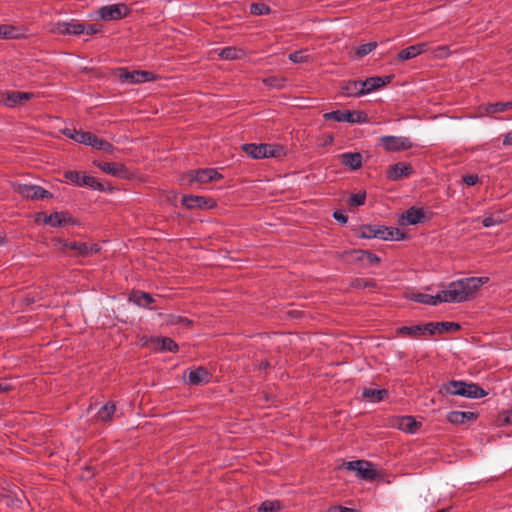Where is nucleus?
I'll use <instances>...</instances> for the list:
<instances>
[{"label": "nucleus", "mask_w": 512, "mask_h": 512, "mask_svg": "<svg viewBox=\"0 0 512 512\" xmlns=\"http://www.w3.org/2000/svg\"><path fill=\"white\" fill-rule=\"evenodd\" d=\"M439 393L458 395L471 399L482 398L488 394V392L478 384L467 383L461 380H451L443 383L439 388Z\"/></svg>", "instance_id": "nucleus-1"}, {"label": "nucleus", "mask_w": 512, "mask_h": 512, "mask_svg": "<svg viewBox=\"0 0 512 512\" xmlns=\"http://www.w3.org/2000/svg\"><path fill=\"white\" fill-rule=\"evenodd\" d=\"M221 179H223V175L214 168L190 170L182 177V180L186 181L188 185H193L195 182L204 184Z\"/></svg>", "instance_id": "nucleus-2"}, {"label": "nucleus", "mask_w": 512, "mask_h": 512, "mask_svg": "<svg viewBox=\"0 0 512 512\" xmlns=\"http://www.w3.org/2000/svg\"><path fill=\"white\" fill-rule=\"evenodd\" d=\"M325 120H334L337 122L366 123L369 121L367 113L363 111L335 110L323 115Z\"/></svg>", "instance_id": "nucleus-3"}, {"label": "nucleus", "mask_w": 512, "mask_h": 512, "mask_svg": "<svg viewBox=\"0 0 512 512\" xmlns=\"http://www.w3.org/2000/svg\"><path fill=\"white\" fill-rule=\"evenodd\" d=\"M343 466L349 471H355L357 476L364 480L372 481L379 477V473L373 464L366 460L344 462Z\"/></svg>", "instance_id": "nucleus-4"}, {"label": "nucleus", "mask_w": 512, "mask_h": 512, "mask_svg": "<svg viewBox=\"0 0 512 512\" xmlns=\"http://www.w3.org/2000/svg\"><path fill=\"white\" fill-rule=\"evenodd\" d=\"M14 190L21 196L31 200L53 198L51 192L38 185L17 183L14 185Z\"/></svg>", "instance_id": "nucleus-5"}, {"label": "nucleus", "mask_w": 512, "mask_h": 512, "mask_svg": "<svg viewBox=\"0 0 512 512\" xmlns=\"http://www.w3.org/2000/svg\"><path fill=\"white\" fill-rule=\"evenodd\" d=\"M488 280V277H469L455 281V287H457L458 291L462 292L464 302L467 301L479 287L487 283Z\"/></svg>", "instance_id": "nucleus-6"}, {"label": "nucleus", "mask_w": 512, "mask_h": 512, "mask_svg": "<svg viewBox=\"0 0 512 512\" xmlns=\"http://www.w3.org/2000/svg\"><path fill=\"white\" fill-rule=\"evenodd\" d=\"M97 13L102 20L113 21L125 18L130 13V9L124 3L111 4L100 7Z\"/></svg>", "instance_id": "nucleus-7"}, {"label": "nucleus", "mask_w": 512, "mask_h": 512, "mask_svg": "<svg viewBox=\"0 0 512 512\" xmlns=\"http://www.w3.org/2000/svg\"><path fill=\"white\" fill-rule=\"evenodd\" d=\"M93 165L103 172L120 179H131L133 173L122 163L93 161Z\"/></svg>", "instance_id": "nucleus-8"}, {"label": "nucleus", "mask_w": 512, "mask_h": 512, "mask_svg": "<svg viewBox=\"0 0 512 512\" xmlns=\"http://www.w3.org/2000/svg\"><path fill=\"white\" fill-rule=\"evenodd\" d=\"M118 78L121 82L144 83L155 80L156 76L152 72L145 70L129 71L127 68H119Z\"/></svg>", "instance_id": "nucleus-9"}, {"label": "nucleus", "mask_w": 512, "mask_h": 512, "mask_svg": "<svg viewBox=\"0 0 512 512\" xmlns=\"http://www.w3.org/2000/svg\"><path fill=\"white\" fill-rule=\"evenodd\" d=\"M181 203L187 209H212L217 206V202L211 197L184 195Z\"/></svg>", "instance_id": "nucleus-10"}, {"label": "nucleus", "mask_w": 512, "mask_h": 512, "mask_svg": "<svg viewBox=\"0 0 512 512\" xmlns=\"http://www.w3.org/2000/svg\"><path fill=\"white\" fill-rule=\"evenodd\" d=\"M380 142L384 149L390 152L408 150L413 145L409 138L398 136H383Z\"/></svg>", "instance_id": "nucleus-11"}, {"label": "nucleus", "mask_w": 512, "mask_h": 512, "mask_svg": "<svg viewBox=\"0 0 512 512\" xmlns=\"http://www.w3.org/2000/svg\"><path fill=\"white\" fill-rule=\"evenodd\" d=\"M60 35H81L84 34V23L72 20L71 22H58L51 30Z\"/></svg>", "instance_id": "nucleus-12"}, {"label": "nucleus", "mask_w": 512, "mask_h": 512, "mask_svg": "<svg viewBox=\"0 0 512 512\" xmlns=\"http://www.w3.org/2000/svg\"><path fill=\"white\" fill-rule=\"evenodd\" d=\"M426 221L427 217L423 208H418L415 206H412L403 212L399 220L401 225H416Z\"/></svg>", "instance_id": "nucleus-13"}, {"label": "nucleus", "mask_w": 512, "mask_h": 512, "mask_svg": "<svg viewBox=\"0 0 512 512\" xmlns=\"http://www.w3.org/2000/svg\"><path fill=\"white\" fill-rule=\"evenodd\" d=\"M360 233L358 234V237L363 239H371V238H378L382 240H387V235H389L390 232H388V227L383 225H371L366 224L362 225L360 228Z\"/></svg>", "instance_id": "nucleus-14"}, {"label": "nucleus", "mask_w": 512, "mask_h": 512, "mask_svg": "<svg viewBox=\"0 0 512 512\" xmlns=\"http://www.w3.org/2000/svg\"><path fill=\"white\" fill-rule=\"evenodd\" d=\"M34 98L31 92L10 91L2 94L0 102L7 107H15Z\"/></svg>", "instance_id": "nucleus-15"}, {"label": "nucleus", "mask_w": 512, "mask_h": 512, "mask_svg": "<svg viewBox=\"0 0 512 512\" xmlns=\"http://www.w3.org/2000/svg\"><path fill=\"white\" fill-rule=\"evenodd\" d=\"M393 79H394L393 74L386 75V76H374V77H369L365 80H361L360 84H361V87L363 88L364 95H366L374 90H377V89H380V88L386 86L387 84L391 83Z\"/></svg>", "instance_id": "nucleus-16"}, {"label": "nucleus", "mask_w": 512, "mask_h": 512, "mask_svg": "<svg viewBox=\"0 0 512 512\" xmlns=\"http://www.w3.org/2000/svg\"><path fill=\"white\" fill-rule=\"evenodd\" d=\"M391 425L401 431L415 433L422 424L416 421L413 416H398L392 419Z\"/></svg>", "instance_id": "nucleus-17"}, {"label": "nucleus", "mask_w": 512, "mask_h": 512, "mask_svg": "<svg viewBox=\"0 0 512 512\" xmlns=\"http://www.w3.org/2000/svg\"><path fill=\"white\" fill-rule=\"evenodd\" d=\"M412 173L413 167L410 163L398 162L388 168L386 176L388 179L396 181L403 177H408Z\"/></svg>", "instance_id": "nucleus-18"}, {"label": "nucleus", "mask_w": 512, "mask_h": 512, "mask_svg": "<svg viewBox=\"0 0 512 512\" xmlns=\"http://www.w3.org/2000/svg\"><path fill=\"white\" fill-rule=\"evenodd\" d=\"M342 165L351 170H358L362 167V154L360 152H345L339 155Z\"/></svg>", "instance_id": "nucleus-19"}, {"label": "nucleus", "mask_w": 512, "mask_h": 512, "mask_svg": "<svg viewBox=\"0 0 512 512\" xmlns=\"http://www.w3.org/2000/svg\"><path fill=\"white\" fill-rule=\"evenodd\" d=\"M478 416L479 414L476 412L451 411L447 414L446 419L451 424L460 425L469 421H474Z\"/></svg>", "instance_id": "nucleus-20"}, {"label": "nucleus", "mask_w": 512, "mask_h": 512, "mask_svg": "<svg viewBox=\"0 0 512 512\" xmlns=\"http://www.w3.org/2000/svg\"><path fill=\"white\" fill-rule=\"evenodd\" d=\"M427 47H428L427 43H418V44L411 45L405 49H402L397 54V59L400 62L407 61V60L412 59V58L420 55L421 53L425 52L427 50Z\"/></svg>", "instance_id": "nucleus-21"}, {"label": "nucleus", "mask_w": 512, "mask_h": 512, "mask_svg": "<svg viewBox=\"0 0 512 512\" xmlns=\"http://www.w3.org/2000/svg\"><path fill=\"white\" fill-rule=\"evenodd\" d=\"M128 300L140 307L150 309H153L152 307H150V304L155 302V299L151 294L139 290L132 291L129 295Z\"/></svg>", "instance_id": "nucleus-22"}, {"label": "nucleus", "mask_w": 512, "mask_h": 512, "mask_svg": "<svg viewBox=\"0 0 512 512\" xmlns=\"http://www.w3.org/2000/svg\"><path fill=\"white\" fill-rule=\"evenodd\" d=\"M360 83L361 80H349L347 82H343L341 85L342 94L347 97L363 96L364 91Z\"/></svg>", "instance_id": "nucleus-23"}, {"label": "nucleus", "mask_w": 512, "mask_h": 512, "mask_svg": "<svg viewBox=\"0 0 512 512\" xmlns=\"http://www.w3.org/2000/svg\"><path fill=\"white\" fill-rule=\"evenodd\" d=\"M61 133L78 143L86 145H89V143H91V138L93 135V133L91 132L78 131L76 129L71 128H64L61 130Z\"/></svg>", "instance_id": "nucleus-24"}, {"label": "nucleus", "mask_w": 512, "mask_h": 512, "mask_svg": "<svg viewBox=\"0 0 512 512\" xmlns=\"http://www.w3.org/2000/svg\"><path fill=\"white\" fill-rule=\"evenodd\" d=\"M267 149H269V147H266L265 143H247L242 145V150L253 159L265 158Z\"/></svg>", "instance_id": "nucleus-25"}, {"label": "nucleus", "mask_w": 512, "mask_h": 512, "mask_svg": "<svg viewBox=\"0 0 512 512\" xmlns=\"http://www.w3.org/2000/svg\"><path fill=\"white\" fill-rule=\"evenodd\" d=\"M151 342L160 351L177 352L179 350L178 344L169 337H154Z\"/></svg>", "instance_id": "nucleus-26"}, {"label": "nucleus", "mask_w": 512, "mask_h": 512, "mask_svg": "<svg viewBox=\"0 0 512 512\" xmlns=\"http://www.w3.org/2000/svg\"><path fill=\"white\" fill-rule=\"evenodd\" d=\"M439 293L443 302H463L464 296L462 295V292L458 291L457 287H455V282H452L449 285V289L442 290Z\"/></svg>", "instance_id": "nucleus-27"}, {"label": "nucleus", "mask_w": 512, "mask_h": 512, "mask_svg": "<svg viewBox=\"0 0 512 512\" xmlns=\"http://www.w3.org/2000/svg\"><path fill=\"white\" fill-rule=\"evenodd\" d=\"M56 241H58L59 243L62 244V249H71V250H74L76 251V255L78 256H81V257H86L88 256V250H87V243L85 242H76V241H65V240H62V239H56Z\"/></svg>", "instance_id": "nucleus-28"}, {"label": "nucleus", "mask_w": 512, "mask_h": 512, "mask_svg": "<svg viewBox=\"0 0 512 512\" xmlns=\"http://www.w3.org/2000/svg\"><path fill=\"white\" fill-rule=\"evenodd\" d=\"M396 336L419 338L423 335L421 324L413 326H401L395 330Z\"/></svg>", "instance_id": "nucleus-29"}, {"label": "nucleus", "mask_w": 512, "mask_h": 512, "mask_svg": "<svg viewBox=\"0 0 512 512\" xmlns=\"http://www.w3.org/2000/svg\"><path fill=\"white\" fill-rule=\"evenodd\" d=\"M210 374L207 369L203 367H198L197 369L191 370L189 372L188 381L191 385H199L204 381H208Z\"/></svg>", "instance_id": "nucleus-30"}, {"label": "nucleus", "mask_w": 512, "mask_h": 512, "mask_svg": "<svg viewBox=\"0 0 512 512\" xmlns=\"http://www.w3.org/2000/svg\"><path fill=\"white\" fill-rule=\"evenodd\" d=\"M362 397L370 400L371 402H380L388 397V390L364 388Z\"/></svg>", "instance_id": "nucleus-31"}, {"label": "nucleus", "mask_w": 512, "mask_h": 512, "mask_svg": "<svg viewBox=\"0 0 512 512\" xmlns=\"http://www.w3.org/2000/svg\"><path fill=\"white\" fill-rule=\"evenodd\" d=\"M89 146L110 154L116 150V148L110 142L97 137L95 134L92 135L91 143H89Z\"/></svg>", "instance_id": "nucleus-32"}, {"label": "nucleus", "mask_w": 512, "mask_h": 512, "mask_svg": "<svg viewBox=\"0 0 512 512\" xmlns=\"http://www.w3.org/2000/svg\"><path fill=\"white\" fill-rule=\"evenodd\" d=\"M219 56L225 60H237L243 58L245 52L237 47H225L220 51Z\"/></svg>", "instance_id": "nucleus-33"}, {"label": "nucleus", "mask_w": 512, "mask_h": 512, "mask_svg": "<svg viewBox=\"0 0 512 512\" xmlns=\"http://www.w3.org/2000/svg\"><path fill=\"white\" fill-rule=\"evenodd\" d=\"M116 406L113 402H107L105 405H103L97 413V419L101 421H109L111 420L113 414L115 413Z\"/></svg>", "instance_id": "nucleus-34"}, {"label": "nucleus", "mask_w": 512, "mask_h": 512, "mask_svg": "<svg viewBox=\"0 0 512 512\" xmlns=\"http://www.w3.org/2000/svg\"><path fill=\"white\" fill-rule=\"evenodd\" d=\"M512 109V101L507 102H496L488 104L485 107V112L489 115L495 114V113H501L506 110Z\"/></svg>", "instance_id": "nucleus-35"}, {"label": "nucleus", "mask_w": 512, "mask_h": 512, "mask_svg": "<svg viewBox=\"0 0 512 512\" xmlns=\"http://www.w3.org/2000/svg\"><path fill=\"white\" fill-rule=\"evenodd\" d=\"M366 191L362 190L356 194H352L347 202L350 208L359 207L365 204Z\"/></svg>", "instance_id": "nucleus-36"}, {"label": "nucleus", "mask_w": 512, "mask_h": 512, "mask_svg": "<svg viewBox=\"0 0 512 512\" xmlns=\"http://www.w3.org/2000/svg\"><path fill=\"white\" fill-rule=\"evenodd\" d=\"M61 216H65L64 211L51 213L45 216L43 223L52 227H62Z\"/></svg>", "instance_id": "nucleus-37"}, {"label": "nucleus", "mask_w": 512, "mask_h": 512, "mask_svg": "<svg viewBox=\"0 0 512 512\" xmlns=\"http://www.w3.org/2000/svg\"><path fill=\"white\" fill-rule=\"evenodd\" d=\"M307 49H300L289 54L288 58L293 63H304L309 61V55Z\"/></svg>", "instance_id": "nucleus-38"}, {"label": "nucleus", "mask_w": 512, "mask_h": 512, "mask_svg": "<svg viewBox=\"0 0 512 512\" xmlns=\"http://www.w3.org/2000/svg\"><path fill=\"white\" fill-rule=\"evenodd\" d=\"M286 79L282 77L277 76H269L263 79V83L266 86L276 88V89H282L285 86Z\"/></svg>", "instance_id": "nucleus-39"}, {"label": "nucleus", "mask_w": 512, "mask_h": 512, "mask_svg": "<svg viewBox=\"0 0 512 512\" xmlns=\"http://www.w3.org/2000/svg\"><path fill=\"white\" fill-rule=\"evenodd\" d=\"M406 297L408 299H410L411 301H414L417 303L431 305L432 295H429V294L417 292V293L407 294Z\"/></svg>", "instance_id": "nucleus-40"}, {"label": "nucleus", "mask_w": 512, "mask_h": 512, "mask_svg": "<svg viewBox=\"0 0 512 512\" xmlns=\"http://www.w3.org/2000/svg\"><path fill=\"white\" fill-rule=\"evenodd\" d=\"M280 508H281L280 501L267 500V501L262 502V504L258 508V511L259 512H277L278 510H280Z\"/></svg>", "instance_id": "nucleus-41"}, {"label": "nucleus", "mask_w": 512, "mask_h": 512, "mask_svg": "<svg viewBox=\"0 0 512 512\" xmlns=\"http://www.w3.org/2000/svg\"><path fill=\"white\" fill-rule=\"evenodd\" d=\"M437 326H439V334L454 332L461 329L459 323L456 322H438Z\"/></svg>", "instance_id": "nucleus-42"}, {"label": "nucleus", "mask_w": 512, "mask_h": 512, "mask_svg": "<svg viewBox=\"0 0 512 512\" xmlns=\"http://www.w3.org/2000/svg\"><path fill=\"white\" fill-rule=\"evenodd\" d=\"M377 47V42H369L366 44H362L357 47L355 54L358 58H362L366 55H368L370 52H372Z\"/></svg>", "instance_id": "nucleus-43"}, {"label": "nucleus", "mask_w": 512, "mask_h": 512, "mask_svg": "<svg viewBox=\"0 0 512 512\" xmlns=\"http://www.w3.org/2000/svg\"><path fill=\"white\" fill-rule=\"evenodd\" d=\"M266 147H269V149H267L265 158H269V157L279 158V157L285 155L284 148L280 145L266 144Z\"/></svg>", "instance_id": "nucleus-44"}, {"label": "nucleus", "mask_w": 512, "mask_h": 512, "mask_svg": "<svg viewBox=\"0 0 512 512\" xmlns=\"http://www.w3.org/2000/svg\"><path fill=\"white\" fill-rule=\"evenodd\" d=\"M270 11V7L264 3H252L250 5V13L253 15H266Z\"/></svg>", "instance_id": "nucleus-45"}, {"label": "nucleus", "mask_w": 512, "mask_h": 512, "mask_svg": "<svg viewBox=\"0 0 512 512\" xmlns=\"http://www.w3.org/2000/svg\"><path fill=\"white\" fill-rule=\"evenodd\" d=\"M389 235H387V240L395 239V240H404L407 238V234L400 230L399 228L388 227Z\"/></svg>", "instance_id": "nucleus-46"}, {"label": "nucleus", "mask_w": 512, "mask_h": 512, "mask_svg": "<svg viewBox=\"0 0 512 512\" xmlns=\"http://www.w3.org/2000/svg\"><path fill=\"white\" fill-rule=\"evenodd\" d=\"M502 222H503V219H502L500 214L490 215V216L485 217L482 220L483 226L487 227V228L491 227V226H494V225H497V224H500Z\"/></svg>", "instance_id": "nucleus-47"}, {"label": "nucleus", "mask_w": 512, "mask_h": 512, "mask_svg": "<svg viewBox=\"0 0 512 512\" xmlns=\"http://www.w3.org/2000/svg\"><path fill=\"white\" fill-rule=\"evenodd\" d=\"M85 186H87L93 190H97V191H105L106 190L104 184H102L100 181H98V179H96L93 176H90L89 178L86 179Z\"/></svg>", "instance_id": "nucleus-48"}, {"label": "nucleus", "mask_w": 512, "mask_h": 512, "mask_svg": "<svg viewBox=\"0 0 512 512\" xmlns=\"http://www.w3.org/2000/svg\"><path fill=\"white\" fill-rule=\"evenodd\" d=\"M81 173L80 171H75V170H68V171H65L64 172V177L71 181L72 183H74L75 185L79 186L80 185V177H81Z\"/></svg>", "instance_id": "nucleus-49"}, {"label": "nucleus", "mask_w": 512, "mask_h": 512, "mask_svg": "<svg viewBox=\"0 0 512 512\" xmlns=\"http://www.w3.org/2000/svg\"><path fill=\"white\" fill-rule=\"evenodd\" d=\"M103 29L102 24L94 23V24H84V34L86 35H94L100 33Z\"/></svg>", "instance_id": "nucleus-50"}, {"label": "nucleus", "mask_w": 512, "mask_h": 512, "mask_svg": "<svg viewBox=\"0 0 512 512\" xmlns=\"http://www.w3.org/2000/svg\"><path fill=\"white\" fill-rule=\"evenodd\" d=\"M438 322H428L425 324H421L423 335L428 332L430 335H435L439 333V326H437Z\"/></svg>", "instance_id": "nucleus-51"}, {"label": "nucleus", "mask_w": 512, "mask_h": 512, "mask_svg": "<svg viewBox=\"0 0 512 512\" xmlns=\"http://www.w3.org/2000/svg\"><path fill=\"white\" fill-rule=\"evenodd\" d=\"M366 251L367 250L353 249V250H350V251H345L344 255L345 254L353 255L355 262H362L366 258Z\"/></svg>", "instance_id": "nucleus-52"}, {"label": "nucleus", "mask_w": 512, "mask_h": 512, "mask_svg": "<svg viewBox=\"0 0 512 512\" xmlns=\"http://www.w3.org/2000/svg\"><path fill=\"white\" fill-rule=\"evenodd\" d=\"M366 261L367 266H374L377 265L380 262V258L372 253L371 251H366V258L364 259Z\"/></svg>", "instance_id": "nucleus-53"}, {"label": "nucleus", "mask_w": 512, "mask_h": 512, "mask_svg": "<svg viewBox=\"0 0 512 512\" xmlns=\"http://www.w3.org/2000/svg\"><path fill=\"white\" fill-rule=\"evenodd\" d=\"M170 323L171 324L184 323L187 326H190V325L193 324V321L191 319L186 318V317L177 316V315H171L170 316Z\"/></svg>", "instance_id": "nucleus-54"}, {"label": "nucleus", "mask_w": 512, "mask_h": 512, "mask_svg": "<svg viewBox=\"0 0 512 512\" xmlns=\"http://www.w3.org/2000/svg\"><path fill=\"white\" fill-rule=\"evenodd\" d=\"M326 512H359V510L344 507L342 505H332L326 510Z\"/></svg>", "instance_id": "nucleus-55"}, {"label": "nucleus", "mask_w": 512, "mask_h": 512, "mask_svg": "<svg viewBox=\"0 0 512 512\" xmlns=\"http://www.w3.org/2000/svg\"><path fill=\"white\" fill-rule=\"evenodd\" d=\"M353 286L356 288L360 287H375L374 280H365V279H355L353 281Z\"/></svg>", "instance_id": "nucleus-56"}, {"label": "nucleus", "mask_w": 512, "mask_h": 512, "mask_svg": "<svg viewBox=\"0 0 512 512\" xmlns=\"http://www.w3.org/2000/svg\"><path fill=\"white\" fill-rule=\"evenodd\" d=\"M462 181L468 186H473L479 182V177L476 174H467L463 176Z\"/></svg>", "instance_id": "nucleus-57"}, {"label": "nucleus", "mask_w": 512, "mask_h": 512, "mask_svg": "<svg viewBox=\"0 0 512 512\" xmlns=\"http://www.w3.org/2000/svg\"><path fill=\"white\" fill-rule=\"evenodd\" d=\"M13 30L14 28L8 26V25H3V26H0V38L3 37V38H12L13 37Z\"/></svg>", "instance_id": "nucleus-58"}, {"label": "nucleus", "mask_w": 512, "mask_h": 512, "mask_svg": "<svg viewBox=\"0 0 512 512\" xmlns=\"http://www.w3.org/2000/svg\"><path fill=\"white\" fill-rule=\"evenodd\" d=\"M333 217L334 219H336L338 222L342 223V224H346L347 221H348V216L343 212V211H335L333 213Z\"/></svg>", "instance_id": "nucleus-59"}, {"label": "nucleus", "mask_w": 512, "mask_h": 512, "mask_svg": "<svg viewBox=\"0 0 512 512\" xmlns=\"http://www.w3.org/2000/svg\"><path fill=\"white\" fill-rule=\"evenodd\" d=\"M500 420L505 425L512 424V409L502 413Z\"/></svg>", "instance_id": "nucleus-60"}, {"label": "nucleus", "mask_w": 512, "mask_h": 512, "mask_svg": "<svg viewBox=\"0 0 512 512\" xmlns=\"http://www.w3.org/2000/svg\"><path fill=\"white\" fill-rule=\"evenodd\" d=\"M64 212H65V216H61L62 226L66 225V224H75L76 219L73 218L69 212H66V211H64Z\"/></svg>", "instance_id": "nucleus-61"}, {"label": "nucleus", "mask_w": 512, "mask_h": 512, "mask_svg": "<svg viewBox=\"0 0 512 512\" xmlns=\"http://www.w3.org/2000/svg\"><path fill=\"white\" fill-rule=\"evenodd\" d=\"M13 389H14V387L12 386V384L10 382H8V381L0 382V393H7Z\"/></svg>", "instance_id": "nucleus-62"}, {"label": "nucleus", "mask_w": 512, "mask_h": 512, "mask_svg": "<svg viewBox=\"0 0 512 512\" xmlns=\"http://www.w3.org/2000/svg\"><path fill=\"white\" fill-rule=\"evenodd\" d=\"M503 145H505V146L512 145V130L507 132L504 135Z\"/></svg>", "instance_id": "nucleus-63"}, {"label": "nucleus", "mask_w": 512, "mask_h": 512, "mask_svg": "<svg viewBox=\"0 0 512 512\" xmlns=\"http://www.w3.org/2000/svg\"><path fill=\"white\" fill-rule=\"evenodd\" d=\"M87 250H88V255L93 254V253H98L100 251V246L98 244H92V245L87 244Z\"/></svg>", "instance_id": "nucleus-64"}]
</instances>
